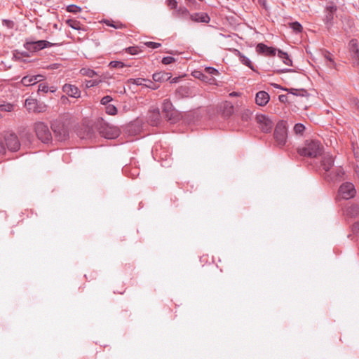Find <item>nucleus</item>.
<instances>
[{
  "mask_svg": "<svg viewBox=\"0 0 359 359\" xmlns=\"http://www.w3.org/2000/svg\"><path fill=\"white\" fill-rule=\"evenodd\" d=\"M323 149V147L319 141L308 140L302 147L298 149V153L303 156L315 158L321 155Z\"/></svg>",
  "mask_w": 359,
  "mask_h": 359,
  "instance_id": "nucleus-1",
  "label": "nucleus"
},
{
  "mask_svg": "<svg viewBox=\"0 0 359 359\" xmlns=\"http://www.w3.org/2000/svg\"><path fill=\"white\" fill-rule=\"evenodd\" d=\"M273 136L278 146L283 147L286 144L287 139V130L286 123L285 121H281L276 124Z\"/></svg>",
  "mask_w": 359,
  "mask_h": 359,
  "instance_id": "nucleus-2",
  "label": "nucleus"
},
{
  "mask_svg": "<svg viewBox=\"0 0 359 359\" xmlns=\"http://www.w3.org/2000/svg\"><path fill=\"white\" fill-rule=\"evenodd\" d=\"M37 137L43 143H48L52 140V135L48 126L43 122H38L34 126Z\"/></svg>",
  "mask_w": 359,
  "mask_h": 359,
  "instance_id": "nucleus-3",
  "label": "nucleus"
},
{
  "mask_svg": "<svg viewBox=\"0 0 359 359\" xmlns=\"http://www.w3.org/2000/svg\"><path fill=\"white\" fill-rule=\"evenodd\" d=\"M51 129L55 137L59 141H64L68 137V130L65 124L58 120L53 121L51 123Z\"/></svg>",
  "mask_w": 359,
  "mask_h": 359,
  "instance_id": "nucleus-4",
  "label": "nucleus"
},
{
  "mask_svg": "<svg viewBox=\"0 0 359 359\" xmlns=\"http://www.w3.org/2000/svg\"><path fill=\"white\" fill-rule=\"evenodd\" d=\"M53 46L54 43L46 40L27 41L24 43L25 48L30 52H37L46 48H50Z\"/></svg>",
  "mask_w": 359,
  "mask_h": 359,
  "instance_id": "nucleus-5",
  "label": "nucleus"
},
{
  "mask_svg": "<svg viewBox=\"0 0 359 359\" xmlns=\"http://www.w3.org/2000/svg\"><path fill=\"white\" fill-rule=\"evenodd\" d=\"M98 130L100 135L106 139H114L119 135V130L117 128L110 126L102 122H100L98 126Z\"/></svg>",
  "mask_w": 359,
  "mask_h": 359,
  "instance_id": "nucleus-6",
  "label": "nucleus"
},
{
  "mask_svg": "<svg viewBox=\"0 0 359 359\" xmlns=\"http://www.w3.org/2000/svg\"><path fill=\"white\" fill-rule=\"evenodd\" d=\"M4 140L6 147L11 151H15L19 149L20 143L18 136L12 132H6L4 134Z\"/></svg>",
  "mask_w": 359,
  "mask_h": 359,
  "instance_id": "nucleus-7",
  "label": "nucleus"
},
{
  "mask_svg": "<svg viewBox=\"0 0 359 359\" xmlns=\"http://www.w3.org/2000/svg\"><path fill=\"white\" fill-rule=\"evenodd\" d=\"M339 196L343 199H350L355 196V189L354 185L351 182L343 183L339 189Z\"/></svg>",
  "mask_w": 359,
  "mask_h": 359,
  "instance_id": "nucleus-8",
  "label": "nucleus"
},
{
  "mask_svg": "<svg viewBox=\"0 0 359 359\" xmlns=\"http://www.w3.org/2000/svg\"><path fill=\"white\" fill-rule=\"evenodd\" d=\"M256 121L262 132L267 133L271 131L273 123L269 116L264 114H258L256 116Z\"/></svg>",
  "mask_w": 359,
  "mask_h": 359,
  "instance_id": "nucleus-9",
  "label": "nucleus"
},
{
  "mask_svg": "<svg viewBox=\"0 0 359 359\" xmlns=\"http://www.w3.org/2000/svg\"><path fill=\"white\" fill-rule=\"evenodd\" d=\"M256 52L259 55H262L266 57H273L276 55L278 49L269 47L263 43H259L256 46Z\"/></svg>",
  "mask_w": 359,
  "mask_h": 359,
  "instance_id": "nucleus-10",
  "label": "nucleus"
},
{
  "mask_svg": "<svg viewBox=\"0 0 359 359\" xmlns=\"http://www.w3.org/2000/svg\"><path fill=\"white\" fill-rule=\"evenodd\" d=\"M162 112L168 120H172L174 114L173 105L170 100H164L162 104Z\"/></svg>",
  "mask_w": 359,
  "mask_h": 359,
  "instance_id": "nucleus-11",
  "label": "nucleus"
},
{
  "mask_svg": "<svg viewBox=\"0 0 359 359\" xmlns=\"http://www.w3.org/2000/svg\"><path fill=\"white\" fill-rule=\"evenodd\" d=\"M62 91L68 96L78 98L81 96V91L74 85L66 83L62 86Z\"/></svg>",
  "mask_w": 359,
  "mask_h": 359,
  "instance_id": "nucleus-12",
  "label": "nucleus"
},
{
  "mask_svg": "<svg viewBox=\"0 0 359 359\" xmlns=\"http://www.w3.org/2000/svg\"><path fill=\"white\" fill-rule=\"evenodd\" d=\"M270 96L266 91H259L256 94L255 102L256 104L264 107L265 106L269 101Z\"/></svg>",
  "mask_w": 359,
  "mask_h": 359,
  "instance_id": "nucleus-13",
  "label": "nucleus"
},
{
  "mask_svg": "<svg viewBox=\"0 0 359 359\" xmlns=\"http://www.w3.org/2000/svg\"><path fill=\"white\" fill-rule=\"evenodd\" d=\"M233 53L236 56H237L239 59V61L244 65L248 67L250 69H251L252 71H255V67L252 65V62L251 60L244 55L241 52H240L237 49L233 50Z\"/></svg>",
  "mask_w": 359,
  "mask_h": 359,
  "instance_id": "nucleus-14",
  "label": "nucleus"
},
{
  "mask_svg": "<svg viewBox=\"0 0 359 359\" xmlns=\"http://www.w3.org/2000/svg\"><path fill=\"white\" fill-rule=\"evenodd\" d=\"M333 165L334 158L330 154L324 155L322 159V166L325 171L324 176L329 173V171Z\"/></svg>",
  "mask_w": 359,
  "mask_h": 359,
  "instance_id": "nucleus-15",
  "label": "nucleus"
},
{
  "mask_svg": "<svg viewBox=\"0 0 359 359\" xmlns=\"http://www.w3.org/2000/svg\"><path fill=\"white\" fill-rule=\"evenodd\" d=\"M344 171L341 168H337L334 172H329L325 175V178L332 182L339 181L342 179Z\"/></svg>",
  "mask_w": 359,
  "mask_h": 359,
  "instance_id": "nucleus-16",
  "label": "nucleus"
},
{
  "mask_svg": "<svg viewBox=\"0 0 359 359\" xmlns=\"http://www.w3.org/2000/svg\"><path fill=\"white\" fill-rule=\"evenodd\" d=\"M189 18L192 21H194L196 22L208 23L210 20L209 15L205 13H195L191 14Z\"/></svg>",
  "mask_w": 359,
  "mask_h": 359,
  "instance_id": "nucleus-17",
  "label": "nucleus"
},
{
  "mask_svg": "<svg viewBox=\"0 0 359 359\" xmlns=\"http://www.w3.org/2000/svg\"><path fill=\"white\" fill-rule=\"evenodd\" d=\"M175 95L177 98L182 99L190 97L191 93L188 86H182L176 89Z\"/></svg>",
  "mask_w": 359,
  "mask_h": 359,
  "instance_id": "nucleus-18",
  "label": "nucleus"
},
{
  "mask_svg": "<svg viewBox=\"0 0 359 359\" xmlns=\"http://www.w3.org/2000/svg\"><path fill=\"white\" fill-rule=\"evenodd\" d=\"M344 214L349 217L354 218L359 215V205L352 204L347 206L344 210Z\"/></svg>",
  "mask_w": 359,
  "mask_h": 359,
  "instance_id": "nucleus-19",
  "label": "nucleus"
},
{
  "mask_svg": "<svg viewBox=\"0 0 359 359\" xmlns=\"http://www.w3.org/2000/svg\"><path fill=\"white\" fill-rule=\"evenodd\" d=\"M25 105L27 107L29 110H33L36 112H41L42 111V107L39 108L37 107V100L35 99H27L25 100ZM45 107V106L43 107V108Z\"/></svg>",
  "mask_w": 359,
  "mask_h": 359,
  "instance_id": "nucleus-20",
  "label": "nucleus"
},
{
  "mask_svg": "<svg viewBox=\"0 0 359 359\" xmlns=\"http://www.w3.org/2000/svg\"><path fill=\"white\" fill-rule=\"evenodd\" d=\"M171 76L165 72H156L153 74V79L155 82H163L169 80Z\"/></svg>",
  "mask_w": 359,
  "mask_h": 359,
  "instance_id": "nucleus-21",
  "label": "nucleus"
},
{
  "mask_svg": "<svg viewBox=\"0 0 359 359\" xmlns=\"http://www.w3.org/2000/svg\"><path fill=\"white\" fill-rule=\"evenodd\" d=\"M234 111L233 104L230 102H226L222 106V114L225 117L231 116Z\"/></svg>",
  "mask_w": 359,
  "mask_h": 359,
  "instance_id": "nucleus-22",
  "label": "nucleus"
},
{
  "mask_svg": "<svg viewBox=\"0 0 359 359\" xmlns=\"http://www.w3.org/2000/svg\"><path fill=\"white\" fill-rule=\"evenodd\" d=\"M283 90L287 91L288 93L296 96L305 97L308 95V92L305 89H296V88H282Z\"/></svg>",
  "mask_w": 359,
  "mask_h": 359,
  "instance_id": "nucleus-23",
  "label": "nucleus"
},
{
  "mask_svg": "<svg viewBox=\"0 0 359 359\" xmlns=\"http://www.w3.org/2000/svg\"><path fill=\"white\" fill-rule=\"evenodd\" d=\"M149 119L152 125H157L160 121V111L159 109H154L149 111Z\"/></svg>",
  "mask_w": 359,
  "mask_h": 359,
  "instance_id": "nucleus-24",
  "label": "nucleus"
},
{
  "mask_svg": "<svg viewBox=\"0 0 359 359\" xmlns=\"http://www.w3.org/2000/svg\"><path fill=\"white\" fill-rule=\"evenodd\" d=\"M277 53H278V56L283 60V62L285 65H287L288 66L292 65V62L287 53L283 52L281 50H278Z\"/></svg>",
  "mask_w": 359,
  "mask_h": 359,
  "instance_id": "nucleus-25",
  "label": "nucleus"
},
{
  "mask_svg": "<svg viewBox=\"0 0 359 359\" xmlns=\"http://www.w3.org/2000/svg\"><path fill=\"white\" fill-rule=\"evenodd\" d=\"M80 74L82 76H85L89 78H93L95 75H97V72L94 71L93 69H89V68H82L80 70Z\"/></svg>",
  "mask_w": 359,
  "mask_h": 359,
  "instance_id": "nucleus-26",
  "label": "nucleus"
},
{
  "mask_svg": "<svg viewBox=\"0 0 359 359\" xmlns=\"http://www.w3.org/2000/svg\"><path fill=\"white\" fill-rule=\"evenodd\" d=\"M21 83L25 86H29L36 83V78H33L32 76H25L22 79Z\"/></svg>",
  "mask_w": 359,
  "mask_h": 359,
  "instance_id": "nucleus-27",
  "label": "nucleus"
},
{
  "mask_svg": "<svg viewBox=\"0 0 359 359\" xmlns=\"http://www.w3.org/2000/svg\"><path fill=\"white\" fill-rule=\"evenodd\" d=\"M177 15L180 18H190V13L188 9L185 7H180L176 11Z\"/></svg>",
  "mask_w": 359,
  "mask_h": 359,
  "instance_id": "nucleus-28",
  "label": "nucleus"
},
{
  "mask_svg": "<svg viewBox=\"0 0 359 359\" xmlns=\"http://www.w3.org/2000/svg\"><path fill=\"white\" fill-rule=\"evenodd\" d=\"M66 23L74 29L80 30L81 29L80 22L76 20L69 19L66 21Z\"/></svg>",
  "mask_w": 359,
  "mask_h": 359,
  "instance_id": "nucleus-29",
  "label": "nucleus"
},
{
  "mask_svg": "<svg viewBox=\"0 0 359 359\" xmlns=\"http://www.w3.org/2000/svg\"><path fill=\"white\" fill-rule=\"evenodd\" d=\"M14 109V105L11 104V103H8V102H3V103H0V111H4V112H11Z\"/></svg>",
  "mask_w": 359,
  "mask_h": 359,
  "instance_id": "nucleus-30",
  "label": "nucleus"
},
{
  "mask_svg": "<svg viewBox=\"0 0 359 359\" xmlns=\"http://www.w3.org/2000/svg\"><path fill=\"white\" fill-rule=\"evenodd\" d=\"M146 82L147 79L142 78L130 79L128 80V83L141 86H144V84H146Z\"/></svg>",
  "mask_w": 359,
  "mask_h": 359,
  "instance_id": "nucleus-31",
  "label": "nucleus"
},
{
  "mask_svg": "<svg viewBox=\"0 0 359 359\" xmlns=\"http://www.w3.org/2000/svg\"><path fill=\"white\" fill-rule=\"evenodd\" d=\"M290 27L296 33L302 32L303 27L298 22H293L290 24Z\"/></svg>",
  "mask_w": 359,
  "mask_h": 359,
  "instance_id": "nucleus-32",
  "label": "nucleus"
},
{
  "mask_svg": "<svg viewBox=\"0 0 359 359\" xmlns=\"http://www.w3.org/2000/svg\"><path fill=\"white\" fill-rule=\"evenodd\" d=\"M305 126L302 123H296L294 126V132L297 135H302L305 130Z\"/></svg>",
  "mask_w": 359,
  "mask_h": 359,
  "instance_id": "nucleus-33",
  "label": "nucleus"
},
{
  "mask_svg": "<svg viewBox=\"0 0 359 359\" xmlns=\"http://www.w3.org/2000/svg\"><path fill=\"white\" fill-rule=\"evenodd\" d=\"M322 53H323V57L327 61H329L333 65V67H334L336 65L334 58H333V56L329 51L325 50L322 51Z\"/></svg>",
  "mask_w": 359,
  "mask_h": 359,
  "instance_id": "nucleus-34",
  "label": "nucleus"
},
{
  "mask_svg": "<svg viewBox=\"0 0 359 359\" xmlns=\"http://www.w3.org/2000/svg\"><path fill=\"white\" fill-rule=\"evenodd\" d=\"M349 50L351 54L355 52L356 50H359L358 41L356 39H351L349 42Z\"/></svg>",
  "mask_w": 359,
  "mask_h": 359,
  "instance_id": "nucleus-35",
  "label": "nucleus"
},
{
  "mask_svg": "<svg viewBox=\"0 0 359 359\" xmlns=\"http://www.w3.org/2000/svg\"><path fill=\"white\" fill-rule=\"evenodd\" d=\"M194 76L196 77V78H198L202 81H213V79L210 78V79H208V76L203 72H195L194 74Z\"/></svg>",
  "mask_w": 359,
  "mask_h": 359,
  "instance_id": "nucleus-36",
  "label": "nucleus"
},
{
  "mask_svg": "<svg viewBox=\"0 0 359 359\" xmlns=\"http://www.w3.org/2000/svg\"><path fill=\"white\" fill-rule=\"evenodd\" d=\"M252 116V111L250 109H245L243 111L241 114V118L244 121H248L250 120Z\"/></svg>",
  "mask_w": 359,
  "mask_h": 359,
  "instance_id": "nucleus-37",
  "label": "nucleus"
},
{
  "mask_svg": "<svg viewBox=\"0 0 359 359\" xmlns=\"http://www.w3.org/2000/svg\"><path fill=\"white\" fill-rule=\"evenodd\" d=\"M106 113L109 115H115L117 114V108L114 104H108L105 107Z\"/></svg>",
  "mask_w": 359,
  "mask_h": 359,
  "instance_id": "nucleus-38",
  "label": "nucleus"
},
{
  "mask_svg": "<svg viewBox=\"0 0 359 359\" xmlns=\"http://www.w3.org/2000/svg\"><path fill=\"white\" fill-rule=\"evenodd\" d=\"M109 66L111 68L120 69V68L124 67L126 66V65L123 62H121V61H111L109 62Z\"/></svg>",
  "mask_w": 359,
  "mask_h": 359,
  "instance_id": "nucleus-39",
  "label": "nucleus"
},
{
  "mask_svg": "<svg viewBox=\"0 0 359 359\" xmlns=\"http://www.w3.org/2000/svg\"><path fill=\"white\" fill-rule=\"evenodd\" d=\"M204 72L206 74H208L210 75H218L219 74V71L217 69L212 67H205L204 69Z\"/></svg>",
  "mask_w": 359,
  "mask_h": 359,
  "instance_id": "nucleus-40",
  "label": "nucleus"
},
{
  "mask_svg": "<svg viewBox=\"0 0 359 359\" xmlns=\"http://www.w3.org/2000/svg\"><path fill=\"white\" fill-rule=\"evenodd\" d=\"M67 11L70 13H77L81 11V8L76 5L72 4L67 6Z\"/></svg>",
  "mask_w": 359,
  "mask_h": 359,
  "instance_id": "nucleus-41",
  "label": "nucleus"
},
{
  "mask_svg": "<svg viewBox=\"0 0 359 359\" xmlns=\"http://www.w3.org/2000/svg\"><path fill=\"white\" fill-rule=\"evenodd\" d=\"M126 52L130 55H136L139 53V48L137 46H130L126 49Z\"/></svg>",
  "mask_w": 359,
  "mask_h": 359,
  "instance_id": "nucleus-42",
  "label": "nucleus"
},
{
  "mask_svg": "<svg viewBox=\"0 0 359 359\" xmlns=\"http://www.w3.org/2000/svg\"><path fill=\"white\" fill-rule=\"evenodd\" d=\"M101 82L100 80H90L86 83V88H91L97 86Z\"/></svg>",
  "mask_w": 359,
  "mask_h": 359,
  "instance_id": "nucleus-43",
  "label": "nucleus"
},
{
  "mask_svg": "<svg viewBox=\"0 0 359 359\" xmlns=\"http://www.w3.org/2000/svg\"><path fill=\"white\" fill-rule=\"evenodd\" d=\"M144 86L151 88V89H153V90L157 89L158 88V86H157L155 83H154L151 80H147V79L146 84H144Z\"/></svg>",
  "mask_w": 359,
  "mask_h": 359,
  "instance_id": "nucleus-44",
  "label": "nucleus"
},
{
  "mask_svg": "<svg viewBox=\"0 0 359 359\" xmlns=\"http://www.w3.org/2000/svg\"><path fill=\"white\" fill-rule=\"evenodd\" d=\"M105 23L108 26L112 27L115 29H121L123 27V24L120 22L114 23V22H111L110 21L107 20L105 22Z\"/></svg>",
  "mask_w": 359,
  "mask_h": 359,
  "instance_id": "nucleus-45",
  "label": "nucleus"
},
{
  "mask_svg": "<svg viewBox=\"0 0 359 359\" xmlns=\"http://www.w3.org/2000/svg\"><path fill=\"white\" fill-rule=\"evenodd\" d=\"M112 100V97L109 95H106L104 97H103L101 100H100V103L102 104V105H108V104H110L109 102Z\"/></svg>",
  "mask_w": 359,
  "mask_h": 359,
  "instance_id": "nucleus-46",
  "label": "nucleus"
},
{
  "mask_svg": "<svg viewBox=\"0 0 359 359\" xmlns=\"http://www.w3.org/2000/svg\"><path fill=\"white\" fill-rule=\"evenodd\" d=\"M147 47L151 48L152 49L158 48L161 46V43L153 42V41H147L144 43Z\"/></svg>",
  "mask_w": 359,
  "mask_h": 359,
  "instance_id": "nucleus-47",
  "label": "nucleus"
},
{
  "mask_svg": "<svg viewBox=\"0 0 359 359\" xmlns=\"http://www.w3.org/2000/svg\"><path fill=\"white\" fill-rule=\"evenodd\" d=\"M175 61V59L170 56L164 57L162 59V63L164 65H170Z\"/></svg>",
  "mask_w": 359,
  "mask_h": 359,
  "instance_id": "nucleus-48",
  "label": "nucleus"
},
{
  "mask_svg": "<svg viewBox=\"0 0 359 359\" xmlns=\"http://www.w3.org/2000/svg\"><path fill=\"white\" fill-rule=\"evenodd\" d=\"M4 136L0 137V154H4L6 152V143L4 144Z\"/></svg>",
  "mask_w": 359,
  "mask_h": 359,
  "instance_id": "nucleus-49",
  "label": "nucleus"
},
{
  "mask_svg": "<svg viewBox=\"0 0 359 359\" xmlns=\"http://www.w3.org/2000/svg\"><path fill=\"white\" fill-rule=\"evenodd\" d=\"M166 3L168 6L170 8V9L177 8V2L176 0H166Z\"/></svg>",
  "mask_w": 359,
  "mask_h": 359,
  "instance_id": "nucleus-50",
  "label": "nucleus"
},
{
  "mask_svg": "<svg viewBox=\"0 0 359 359\" xmlns=\"http://www.w3.org/2000/svg\"><path fill=\"white\" fill-rule=\"evenodd\" d=\"M326 10L327 11V13L334 14V13H335L337 11V6H335L334 4H331V5H328L326 7Z\"/></svg>",
  "mask_w": 359,
  "mask_h": 359,
  "instance_id": "nucleus-51",
  "label": "nucleus"
},
{
  "mask_svg": "<svg viewBox=\"0 0 359 359\" xmlns=\"http://www.w3.org/2000/svg\"><path fill=\"white\" fill-rule=\"evenodd\" d=\"M333 14L332 13H327L325 17V23L327 25H332V20H333Z\"/></svg>",
  "mask_w": 359,
  "mask_h": 359,
  "instance_id": "nucleus-52",
  "label": "nucleus"
},
{
  "mask_svg": "<svg viewBox=\"0 0 359 359\" xmlns=\"http://www.w3.org/2000/svg\"><path fill=\"white\" fill-rule=\"evenodd\" d=\"M39 91L47 93L48 91V86L45 83H40L39 85Z\"/></svg>",
  "mask_w": 359,
  "mask_h": 359,
  "instance_id": "nucleus-53",
  "label": "nucleus"
},
{
  "mask_svg": "<svg viewBox=\"0 0 359 359\" xmlns=\"http://www.w3.org/2000/svg\"><path fill=\"white\" fill-rule=\"evenodd\" d=\"M2 24L8 28H13V22L9 20H3Z\"/></svg>",
  "mask_w": 359,
  "mask_h": 359,
  "instance_id": "nucleus-54",
  "label": "nucleus"
},
{
  "mask_svg": "<svg viewBox=\"0 0 359 359\" xmlns=\"http://www.w3.org/2000/svg\"><path fill=\"white\" fill-rule=\"evenodd\" d=\"M352 231L354 233L359 235V222H357L353 224Z\"/></svg>",
  "mask_w": 359,
  "mask_h": 359,
  "instance_id": "nucleus-55",
  "label": "nucleus"
},
{
  "mask_svg": "<svg viewBox=\"0 0 359 359\" xmlns=\"http://www.w3.org/2000/svg\"><path fill=\"white\" fill-rule=\"evenodd\" d=\"M287 96L286 95H280L278 96V100L280 102L285 103L288 101Z\"/></svg>",
  "mask_w": 359,
  "mask_h": 359,
  "instance_id": "nucleus-56",
  "label": "nucleus"
},
{
  "mask_svg": "<svg viewBox=\"0 0 359 359\" xmlns=\"http://www.w3.org/2000/svg\"><path fill=\"white\" fill-rule=\"evenodd\" d=\"M352 57L358 62L359 64V50H356L355 53L352 54Z\"/></svg>",
  "mask_w": 359,
  "mask_h": 359,
  "instance_id": "nucleus-57",
  "label": "nucleus"
},
{
  "mask_svg": "<svg viewBox=\"0 0 359 359\" xmlns=\"http://www.w3.org/2000/svg\"><path fill=\"white\" fill-rule=\"evenodd\" d=\"M18 54H20L21 55L25 56V57H27V56H28V54H27L26 52H22V53H20L19 51L15 50V53H14V57H15V58H19V57H18Z\"/></svg>",
  "mask_w": 359,
  "mask_h": 359,
  "instance_id": "nucleus-58",
  "label": "nucleus"
},
{
  "mask_svg": "<svg viewBox=\"0 0 359 359\" xmlns=\"http://www.w3.org/2000/svg\"><path fill=\"white\" fill-rule=\"evenodd\" d=\"M32 77L36 78V83L37 82H39L43 79V76H42L41 74H37V75L32 76Z\"/></svg>",
  "mask_w": 359,
  "mask_h": 359,
  "instance_id": "nucleus-59",
  "label": "nucleus"
},
{
  "mask_svg": "<svg viewBox=\"0 0 359 359\" xmlns=\"http://www.w3.org/2000/svg\"><path fill=\"white\" fill-rule=\"evenodd\" d=\"M353 104H354V107L355 108V109L358 111V112L359 113V100H357V99H355L353 102Z\"/></svg>",
  "mask_w": 359,
  "mask_h": 359,
  "instance_id": "nucleus-60",
  "label": "nucleus"
},
{
  "mask_svg": "<svg viewBox=\"0 0 359 359\" xmlns=\"http://www.w3.org/2000/svg\"><path fill=\"white\" fill-rule=\"evenodd\" d=\"M61 99H62V100H68V99H67V97H65V96H62Z\"/></svg>",
  "mask_w": 359,
  "mask_h": 359,
  "instance_id": "nucleus-61",
  "label": "nucleus"
},
{
  "mask_svg": "<svg viewBox=\"0 0 359 359\" xmlns=\"http://www.w3.org/2000/svg\"><path fill=\"white\" fill-rule=\"evenodd\" d=\"M275 87L278 88H279V86H278V85H277V84H276V85H275Z\"/></svg>",
  "mask_w": 359,
  "mask_h": 359,
  "instance_id": "nucleus-62",
  "label": "nucleus"
},
{
  "mask_svg": "<svg viewBox=\"0 0 359 359\" xmlns=\"http://www.w3.org/2000/svg\"><path fill=\"white\" fill-rule=\"evenodd\" d=\"M50 91L53 93L55 91V89L51 88Z\"/></svg>",
  "mask_w": 359,
  "mask_h": 359,
  "instance_id": "nucleus-63",
  "label": "nucleus"
}]
</instances>
